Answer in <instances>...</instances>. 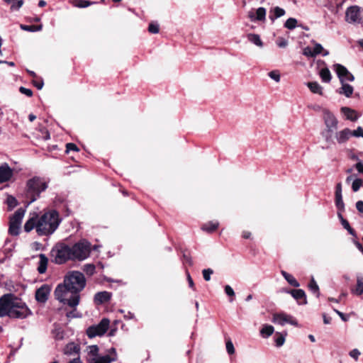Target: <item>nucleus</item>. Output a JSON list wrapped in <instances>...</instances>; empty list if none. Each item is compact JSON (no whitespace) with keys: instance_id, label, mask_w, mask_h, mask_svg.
Instances as JSON below:
<instances>
[{"instance_id":"a18cd8bd","label":"nucleus","mask_w":363,"mask_h":363,"mask_svg":"<svg viewBox=\"0 0 363 363\" xmlns=\"http://www.w3.org/2000/svg\"><path fill=\"white\" fill-rule=\"evenodd\" d=\"M303 55L308 57H315L314 54L313 50L309 46H307L303 48Z\"/></svg>"},{"instance_id":"58836bf2","label":"nucleus","mask_w":363,"mask_h":363,"mask_svg":"<svg viewBox=\"0 0 363 363\" xmlns=\"http://www.w3.org/2000/svg\"><path fill=\"white\" fill-rule=\"evenodd\" d=\"M335 205L339 212H342L345 209V204L342 200V196H335Z\"/></svg>"},{"instance_id":"473e14b6","label":"nucleus","mask_w":363,"mask_h":363,"mask_svg":"<svg viewBox=\"0 0 363 363\" xmlns=\"http://www.w3.org/2000/svg\"><path fill=\"white\" fill-rule=\"evenodd\" d=\"M274 333V327L270 325H264L260 330L263 337H268Z\"/></svg>"},{"instance_id":"8fccbe9b","label":"nucleus","mask_w":363,"mask_h":363,"mask_svg":"<svg viewBox=\"0 0 363 363\" xmlns=\"http://www.w3.org/2000/svg\"><path fill=\"white\" fill-rule=\"evenodd\" d=\"M352 135L356 138H363V128L361 126L357 127V129L352 130Z\"/></svg>"},{"instance_id":"c756f323","label":"nucleus","mask_w":363,"mask_h":363,"mask_svg":"<svg viewBox=\"0 0 363 363\" xmlns=\"http://www.w3.org/2000/svg\"><path fill=\"white\" fill-rule=\"evenodd\" d=\"M352 293L358 296L363 294V277H357L356 288L352 290Z\"/></svg>"},{"instance_id":"338daca9","label":"nucleus","mask_w":363,"mask_h":363,"mask_svg":"<svg viewBox=\"0 0 363 363\" xmlns=\"http://www.w3.org/2000/svg\"><path fill=\"white\" fill-rule=\"evenodd\" d=\"M187 280H188L189 286L191 289H194V284L193 279H191V277L189 273L187 274Z\"/></svg>"},{"instance_id":"393cba45","label":"nucleus","mask_w":363,"mask_h":363,"mask_svg":"<svg viewBox=\"0 0 363 363\" xmlns=\"http://www.w3.org/2000/svg\"><path fill=\"white\" fill-rule=\"evenodd\" d=\"M38 217H32L29 220L26 221L24 225V230L26 232H30L33 229L35 228L37 231V225H38Z\"/></svg>"},{"instance_id":"20e7f679","label":"nucleus","mask_w":363,"mask_h":363,"mask_svg":"<svg viewBox=\"0 0 363 363\" xmlns=\"http://www.w3.org/2000/svg\"><path fill=\"white\" fill-rule=\"evenodd\" d=\"M48 188V183L39 177H33L26 183V195L30 199L29 203L36 201L40 194Z\"/></svg>"},{"instance_id":"6e6d98bb","label":"nucleus","mask_w":363,"mask_h":363,"mask_svg":"<svg viewBox=\"0 0 363 363\" xmlns=\"http://www.w3.org/2000/svg\"><path fill=\"white\" fill-rule=\"evenodd\" d=\"M19 91L21 94H25L27 96H33V91L30 89H28V88H26V87H23V86H21L19 88Z\"/></svg>"},{"instance_id":"c9c22d12","label":"nucleus","mask_w":363,"mask_h":363,"mask_svg":"<svg viewBox=\"0 0 363 363\" xmlns=\"http://www.w3.org/2000/svg\"><path fill=\"white\" fill-rule=\"evenodd\" d=\"M7 4H11V10H18L23 4V0H4Z\"/></svg>"},{"instance_id":"f3484780","label":"nucleus","mask_w":363,"mask_h":363,"mask_svg":"<svg viewBox=\"0 0 363 363\" xmlns=\"http://www.w3.org/2000/svg\"><path fill=\"white\" fill-rule=\"evenodd\" d=\"M286 293L290 294L294 299L296 301L303 300L302 302L299 303L306 304L307 303L306 293L303 289H290L285 290Z\"/></svg>"},{"instance_id":"bf43d9fd","label":"nucleus","mask_w":363,"mask_h":363,"mask_svg":"<svg viewBox=\"0 0 363 363\" xmlns=\"http://www.w3.org/2000/svg\"><path fill=\"white\" fill-rule=\"evenodd\" d=\"M33 83L38 89H41L44 84L42 79H40L39 80H33Z\"/></svg>"},{"instance_id":"09e8293b","label":"nucleus","mask_w":363,"mask_h":363,"mask_svg":"<svg viewBox=\"0 0 363 363\" xmlns=\"http://www.w3.org/2000/svg\"><path fill=\"white\" fill-rule=\"evenodd\" d=\"M226 350L229 354H233L235 353L234 345L230 340L226 341Z\"/></svg>"},{"instance_id":"b1692460","label":"nucleus","mask_w":363,"mask_h":363,"mask_svg":"<svg viewBox=\"0 0 363 363\" xmlns=\"http://www.w3.org/2000/svg\"><path fill=\"white\" fill-rule=\"evenodd\" d=\"M39 258L38 272L39 274H44L47 270L48 259L44 254H40Z\"/></svg>"},{"instance_id":"4be33fe9","label":"nucleus","mask_w":363,"mask_h":363,"mask_svg":"<svg viewBox=\"0 0 363 363\" xmlns=\"http://www.w3.org/2000/svg\"><path fill=\"white\" fill-rule=\"evenodd\" d=\"M79 351L80 348L77 345H75L74 342H70L66 345L64 350V354L69 356L75 354L79 356Z\"/></svg>"},{"instance_id":"7ed1b4c3","label":"nucleus","mask_w":363,"mask_h":363,"mask_svg":"<svg viewBox=\"0 0 363 363\" xmlns=\"http://www.w3.org/2000/svg\"><path fill=\"white\" fill-rule=\"evenodd\" d=\"M51 262L56 264H63L67 261H72L70 245L65 242H57L50 252Z\"/></svg>"},{"instance_id":"2f4dec72","label":"nucleus","mask_w":363,"mask_h":363,"mask_svg":"<svg viewBox=\"0 0 363 363\" xmlns=\"http://www.w3.org/2000/svg\"><path fill=\"white\" fill-rule=\"evenodd\" d=\"M218 225H219L218 222L211 221V222H208V223L204 224L202 226L201 229L206 232L212 233L218 228Z\"/></svg>"},{"instance_id":"680f3d73","label":"nucleus","mask_w":363,"mask_h":363,"mask_svg":"<svg viewBox=\"0 0 363 363\" xmlns=\"http://www.w3.org/2000/svg\"><path fill=\"white\" fill-rule=\"evenodd\" d=\"M354 167L359 173L363 174V163L362 162L355 164Z\"/></svg>"},{"instance_id":"aec40b11","label":"nucleus","mask_w":363,"mask_h":363,"mask_svg":"<svg viewBox=\"0 0 363 363\" xmlns=\"http://www.w3.org/2000/svg\"><path fill=\"white\" fill-rule=\"evenodd\" d=\"M341 112L345 116L347 120L351 121H356L359 118V115L357 111L349 107H342Z\"/></svg>"},{"instance_id":"6e6552de","label":"nucleus","mask_w":363,"mask_h":363,"mask_svg":"<svg viewBox=\"0 0 363 363\" xmlns=\"http://www.w3.org/2000/svg\"><path fill=\"white\" fill-rule=\"evenodd\" d=\"M15 297L13 294H6L0 297V318L10 317Z\"/></svg>"},{"instance_id":"13d9d810","label":"nucleus","mask_w":363,"mask_h":363,"mask_svg":"<svg viewBox=\"0 0 363 363\" xmlns=\"http://www.w3.org/2000/svg\"><path fill=\"white\" fill-rule=\"evenodd\" d=\"M350 357L354 358V359H357L359 356L360 355V352L357 349H353L350 352Z\"/></svg>"},{"instance_id":"1a4fd4ad","label":"nucleus","mask_w":363,"mask_h":363,"mask_svg":"<svg viewBox=\"0 0 363 363\" xmlns=\"http://www.w3.org/2000/svg\"><path fill=\"white\" fill-rule=\"evenodd\" d=\"M110 321L108 318H103L96 325H92L87 328L86 335L93 338L96 336L104 335L108 329Z\"/></svg>"},{"instance_id":"49530a36","label":"nucleus","mask_w":363,"mask_h":363,"mask_svg":"<svg viewBox=\"0 0 363 363\" xmlns=\"http://www.w3.org/2000/svg\"><path fill=\"white\" fill-rule=\"evenodd\" d=\"M213 273V271L210 268L205 269L202 271L203 279L207 281L211 280V276Z\"/></svg>"},{"instance_id":"412c9836","label":"nucleus","mask_w":363,"mask_h":363,"mask_svg":"<svg viewBox=\"0 0 363 363\" xmlns=\"http://www.w3.org/2000/svg\"><path fill=\"white\" fill-rule=\"evenodd\" d=\"M111 298V294L108 291L98 292L94 296V301L98 304L108 301Z\"/></svg>"},{"instance_id":"4468645a","label":"nucleus","mask_w":363,"mask_h":363,"mask_svg":"<svg viewBox=\"0 0 363 363\" xmlns=\"http://www.w3.org/2000/svg\"><path fill=\"white\" fill-rule=\"evenodd\" d=\"M14 171L8 163L0 164V184L9 182L13 177Z\"/></svg>"},{"instance_id":"f03ea898","label":"nucleus","mask_w":363,"mask_h":363,"mask_svg":"<svg viewBox=\"0 0 363 363\" xmlns=\"http://www.w3.org/2000/svg\"><path fill=\"white\" fill-rule=\"evenodd\" d=\"M61 219L58 212L51 210L38 218L37 234L40 236H49L57 229Z\"/></svg>"},{"instance_id":"f8f14e48","label":"nucleus","mask_w":363,"mask_h":363,"mask_svg":"<svg viewBox=\"0 0 363 363\" xmlns=\"http://www.w3.org/2000/svg\"><path fill=\"white\" fill-rule=\"evenodd\" d=\"M272 321L280 325H284L286 323L294 326L298 325V322L294 317L284 313L274 314Z\"/></svg>"},{"instance_id":"9b49d317","label":"nucleus","mask_w":363,"mask_h":363,"mask_svg":"<svg viewBox=\"0 0 363 363\" xmlns=\"http://www.w3.org/2000/svg\"><path fill=\"white\" fill-rule=\"evenodd\" d=\"M333 67L340 83H343L345 81L353 82L354 80L353 74L345 66L340 64H335Z\"/></svg>"},{"instance_id":"a878e982","label":"nucleus","mask_w":363,"mask_h":363,"mask_svg":"<svg viewBox=\"0 0 363 363\" xmlns=\"http://www.w3.org/2000/svg\"><path fill=\"white\" fill-rule=\"evenodd\" d=\"M247 38L250 43L256 45L257 46L260 48L263 46V43L260 38V36L258 34L249 33L247 35Z\"/></svg>"},{"instance_id":"72a5a7b5","label":"nucleus","mask_w":363,"mask_h":363,"mask_svg":"<svg viewBox=\"0 0 363 363\" xmlns=\"http://www.w3.org/2000/svg\"><path fill=\"white\" fill-rule=\"evenodd\" d=\"M320 77L323 82L328 83L331 80V74L328 68H323L320 70Z\"/></svg>"},{"instance_id":"3c124183","label":"nucleus","mask_w":363,"mask_h":363,"mask_svg":"<svg viewBox=\"0 0 363 363\" xmlns=\"http://www.w3.org/2000/svg\"><path fill=\"white\" fill-rule=\"evenodd\" d=\"M268 75L271 79H274L277 82L280 81V74L278 71H272L269 72Z\"/></svg>"},{"instance_id":"f257e3e1","label":"nucleus","mask_w":363,"mask_h":363,"mask_svg":"<svg viewBox=\"0 0 363 363\" xmlns=\"http://www.w3.org/2000/svg\"><path fill=\"white\" fill-rule=\"evenodd\" d=\"M86 286L84 275L79 271L69 272L62 284L57 286L55 297L60 303L71 308L77 307L80 301L79 293Z\"/></svg>"},{"instance_id":"6ab92c4d","label":"nucleus","mask_w":363,"mask_h":363,"mask_svg":"<svg viewBox=\"0 0 363 363\" xmlns=\"http://www.w3.org/2000/svg\"><path fill=\"white\" fill-rule=\"evenodd\" d=\"M116 360V357H111V356H109L108 354H106L104 356L89 358L87 359V362L88 363H111Z\"/></svg>"},{"instance_id":"de8ad7c7","label":"nucleus","mask_w":363,"mask_h":363,"mask_svg":"<svg viewBox=\"0 0 363 363\" xmlns=\"http://www.w3.org/2000/svg\"><path fill=\"white\" fill-rule=\"evenodd\" d=\"M89 354L94 356V357H98L99 347L97 345H91L89 347Z\"/></svg>"},{"instance_id":"ea45409f","label":"nucleus","mask_w":363,"mask_h":363,"mask_svg":"<svg viewBox=\"0 0 363 363\" xmlns=\"http://www.w3.org/2000/svg\"><path fill=\"white\" fill-rule=\"evenodd\" d=\"M296 25H297V20L294 18H288L284 23V26L289 30L294 29L296 27Z\"/></svg>"},{"instance_id":"c85d7f7f","label":"nucleus","mask_w":363,"mask_h":363,"mask_svg":"<svg viewBox=\"0 0 363 363\" xmlns=\"http://www.w3.org/2000/svg\"><path fill=\"white\" fill-rule=\"evenodd\" d=\"M308 288L310 291L316 296H320V291L318 284L316 283L315 280L313 277L311 279L309 284H308Z\"/></svg>"},{"instance_id":"5fc2aeb1","label":"nucleus","mask_w":363,"mask_h":363,"mask_svg":"<svg viewBox=\"0 0 363 363\" xmlns=\"http://www.w3.org/2000/svg\"><path fill=\"white\" fill-rule=\"evenodd\" d=\"M70 151H75V152H78L79 151V148L77 147V146L74 144V143H67L66 145V152H69Z\"/></svg>"},{"instance_id":"a211bd4d","label":"nucleus","mask_w":363,"mask_h":363,"mask_svg":"<svg viewBox=\"0 0 363 363\" xmlns=\"http://www.w3.org/2000/svg\"><path fill=\"white\" fill-rule=\"evenodd\" d=\"M248 16L252 21H264L266 17V9L263 7H259L256 10L255 15L252 12H250Z\"/></svg>"},{"instance_id":"37998d69","label":"nucleus","mask_w":363,"mask_h":363,"mask_svg":"<svg viewBox=\"0 0 363 363\" xmlns=\"http://www.w3.org/2000/svg\"><path fill=\"white\" fill-rule=\"evenodd\" d=\"M362 185V180L361 179H354L352 184V191L354 192H357L360 189L361 186Z\"/></svg>"},{"instance_id":"0eeeda50","label":"nucleus","mask_w":363,"mask_h":363,"mask_svg":"<svg viewBox=\"0 0 363 363\" xmlns=\"http://www.w3.org/2000/svg\"><path fill=\"white\" fill-rule=\"evenodd\" d=\"M25 214V210L22 208H18L10 218L9 233L11 235L16 236L20 233V228L23 218Z\"/></svg>"},{"instance_id":"69168bd1","label":"nucleus","mask_w":363,"mask_h":363,"mask_svg":"<svg viewBox=\"0 0 363 363\" xmlns=\"http://www.w3.org/2000/svg\"><path fill=\"white\" fill-rule=\"evenodd\" d=\"M356 208L358 211L360 213H363V201H358L356 203Z\"/></svg>"},{"instance_id":"5701e85b","label":"nucleus","mask_w":363,"mask_h":363,"mask_svg":"<svg viewBox=\"0 0 363 363\" xmlns=\"http://www.w3.org/2000/svg\"><path fill=\"white\" fill-rule=\"evenodd\" d=\"M341 84L342 86L338 89L337 92L340 94H342L346 97L350 98L354 91L352 86L345 83V82H343V83H341Z\"/></svg>"},{"instance_id":"ddd939ff","label":"nucleus","mask_w":363,"mask_h":363,"mask_svg":"<svg viewBox=\"0 0 363 363\" xmlns=\"http://www.w3.org/2000/svg\"><path fill=\"white\" fill-rule=\"evenodd\" d=\"M346 21L350 23H360V11L357 6H352L347 8L345 13Z\"/></svg>"},{"instance_id":"774afa93","label":"nucleus","mask_w":363,"mask_h":363,"mask_svg":"<svg viewBox=\"0 0 363 363\" xmlns=\"http://www.w3.org/2000/svg\"><path fill=\"white\" fill-rule=\"evenodd\" d=\"M69 363H83L82 360L80 359V357L78 356L76 358H74L73 359L70 360Z\"/></svg>"},{"instance_id":"9d476101","label":"nucleus","mask_w":363,"mask_h":363,"mask_svg":"<svg viewBox=\"0 0 363 363\" xmlns=\"http://www.w3.org/2000/svg\"><path fill=\"white\" fill-rule=\"evenodd\" d=\"M323 114L327 132L333 133L334 130H336L338 127V120L335 116L328 109H324Z\"/></svg>"},{"instance_id":"423d86ee","label":"nucleus","mask_w":363,"mask_h":363,"mask_svg":"<svg viewBox=\"0 0 363 363\" xmlns=\"http://www.w3.org/2000/svg\"><path fill=\"white\" fill-rule=\"evenodd\" d=\"M31 315L32 312L26 303L21 298L16 296L9 318L14 319H24Z\"/></svg>"},{"instance_id":"2eb2a0df","label":"nucleus","mask_w":363,"mask_h":363,"mask_svg":"<svg viewBox=\"0 0 363 363\" xmlns=\"http://www.w3.org/2000/svg\"><path fill=\"white\" fill-rule=\"evenodd\" d=\"M51 288L48 284H43L35 291V299L38 303H45L49 297Z\"/></svg>"},{"instance_id":"f704fd0d","label":"nucleus","mask_w":363,"mask_h":363,"mask_svg":"<svg viewBox=\"0 0 363 363\" xmlns=\"http://www.w3.org/2000/svg\"><path fill=\"white\" fill-rule=\"evenodd\" d=\"M313 51L315 56L320 54H322L323 56H327L329 55V52L328 50H325L320 43H315Z\"/></svg>"},{"instance_id":"4d7b16f0","label":"nucleus","mask_w":363,"mask_h":363,"mask_svg":"<svg viewBox=\"0 0 363 363\" xmlns=\"http://www.w3.org/2000/svg\"><path fill=\"white\" fill-rule=\"evenodd\" d=\"M225 292L229 296H235V292H234L233 288L230 286H229V285H226L225 286Z\"/></svg>"},{"instance_id":"e433bc0d","label":"nucleus","mask_w":363,"mask_h":363,"mask_svg":"<svg viewBox=\"0 0 363 363\" xmlns=\"http://www.w3.org/2000/svg\"><path fill=\"white\" fill-rule=\"evenodd\" d=\"M285 14V11L284 9L279 7V6H276L274 9V16H269V18L272 20V21H274L276 18H278L279 17H281L283 16Z\"/></svg>"},{"instance_id":"864d4df0","label":"nucleus","mask_w":363,"mask_h":363,"mask_svg":"<svg viewBox=\"0 0 363 363\" xmlns=\"http://www.w3.org/2000/svg\"><path fill=\"white\" fill-rule=\"evenodd\" d=\"M74 310L69 312H67L66 315L68 318H80L81 315L79 314L78 312H77L76 307L73 308Z\"/></svg>"},{"instance_id":"a19ab883","label":"nucleus","mask_w":363,"mask_h":363,"mask_svg":"<svg viewBox=\"0 0 363 363\" xmlns=\"http://www.w3.org/2000/svg\"><path fill=\"white\" fill-rule=\"evenodd\" d=\"M160 30L159 24L157 23L152 22L149 24L148 31L151 33H158Z\"/></svg>"},{"instance_id":"052dcab7","label":"nucleus","mask_w":363,"mask_h":363,"mask_svg":"<svg viewBox=\"0 0 363 363\" xmlns=\"http://www.w3.org/2000/svg\"><path fill=\"white\" fill-rule=\"evenodd\" d=\"M285 341V338L283 336H279L275 340L276 345L277 347H281L284 345Z\"/></svg>"},{"instance_id":"0e129e2a","label":"nucleus","mask_w":363,"mask_h":363,"mask_svg":"<svg viewBox=\"0 0 363 363\" xmlns=\"http://www.w3.org/2000/svg\"><path fill=\"white\" fill-rule=\"evenodd\" d=\"M183 258H184V262L185 263H187L189 265H192L193 264V262H192L191 258L190 256H189V255H187L186 254H184Z\"/></svg>"},{"instance_id":"603ef678","label":"nucleus","mask_w":363,"mask_h":363,"mask_svg":"<svg viewBox=\"0 0 363 363\" xmlns=\"http://www.w3.org/2000/svg\"><path fill=\"white\" fill-rule=\"evenodd\" d=\"M337 216H338V218H340V221H341V223H342V225L343 228H344L345 229H348V228H350V223H348V221H347V220H345V219L343 218V216H342V213H341L340 212H338V213H337Z\"/></svg>"},{"instance_id":"c03bdc74","label":"nucleus","mask_w":363,"mask_h":363,"mask_svg":"<svg viewBox=\"0 0 363 363\" xmlns=\"http://www.w3.org/2000/svg\"><path fill=\"white\" fill-rule=\"evenodd\" d=\"M6 203L8 204V206L10 208H13L16 207L17 206V204H18L17 200L16 199V198H14L12 196H9L7 197Z\"/></svg>"},{"instance_id":"dca6fc26","label":"nucleus","mask_w":363,"mask_h":363,"mask_svg":"<svg viewBox=\"0 0 363 363\" xmlns=\"http://www.w3.org/2000/svg\"><path fill=\"white\" fill-rule=\"evenodd\" d=\"M352 136V130L348 128L337 131L334 135L337 143L340 145L346 143Z\"/></svg>"},{"instance_id":"4c0bfd02","label":"nucleus","mask_w":363,"mask_h":363,"mask_svg":"<svg viewBox=\"0 0 363 363\" xmlns=\"http://www.w3.org/2000/svg\"><path fill=\"white\" fill-rule=\"evenodd\" d=\"M94 4V2L87 0H75L74 1V6L78 8H86Z\"/></svg>"},{"instance_id":"39448f33","label":"nucleus","mask_w":363,"mask_h":363,"mask_svg":"<svg viewBox=\"0 0 363 363\" xmlns=\"http://www.w3.org/2000/svg\"><path fill=\"white\" fill-rule=\"evenodd\" d=\"M72 261H83L89 257L91 243L83 239L70 246Z\"/></svg>"},{"instance_id":"bb28decb","label":"nucleus","mask_w":363,"mask_h":363,"mask_svg":"<svg viewBox=\"0 0 363 363\" xmlns=\"http://www.w3.org/2000/svg\"><path fill=\"white\" fill-rule=\"evenodd\" d=\"M307 86L313 93L323 95V87L318 82H308Z\"/></svg>"},{"instance_id":"7c9ffc66","label":"nucleus","mask_w":363,"mask_h":363,"mask_svg":"<svg viewBox=\"0 0 363 363\" xmlns=\"http://www.w3.org/2000/svg\"><path fill=\"white\" fill-rule=\"evenodd\" d=\"M20 28L23 30H26V31H28V32H36V31L41 30L42 28H43V26L42 25H30V26H28V25L21 24Z\"/></svg>"},{"instance_id":"cd10ccee","label":"nucleus","mask_w":363,"mask_h":363,"mask_svg":"<svg viewBox=\"0 0 363 363\" xmlns=\"http://www.w3.org/2000/svg\"><path fill=\"white\" fill-rule=\"evenodd\" d=\"M282 276L284 277V279L287 281V282L294 286V287H298L300 286L299 283L297 281V280L292 276L291 274L287 273L285 271L281 272Z\"/></svg>"},{"instance_id":"79ce46f5","label":"nucleus","mask_w":363,"mask_h":363,"mask_svg":"<svg viewBox=\"0 0 363 363\" xmlns=\"http://www.w3.org/2000/svg\"><path fill=\"white\" fill-rule=\"evenodd\" d=\"M95 266L91 264H86L84 266V271L88 275H92L95 272Z\"/></svg>"},{"instance_id":"e2e57ef3","label":"nucleus","mask_w":363,"mask_h":363,"mask_svg":"<svg viewBox=\"0 0 363 363\" xmlns=\"http://www.w3.org/2000/svg\"><path fill=\"white\" fill-rule=\"evenodd\" d=\"M342 196V184L341 183H338L336 185L335 188V196Z\"/></svg>"}]
</instances>
